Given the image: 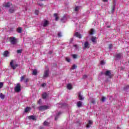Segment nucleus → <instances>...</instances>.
I'll use <instances>...</instances> for the list:
<instances>
[{
	"label": "nucleus",
	"mask_w": 129,
	"mask_h": 129,
	"mask_svg": "<svg viewBox=\"0 0 129 129\" xmlns=\"http://www.w3.org/2000/svg\"><path fill=\"white\" fill-rule=\"evenodd\" d=\"M104 75L108 77L109 79H111L113 77V75L111 74L110 71H106L104 73Z\"/></svg>",
	"instance_id": "obj_1"
},
{
	"label": "nucleus",
	"mask_w": 129,
	"mask_h": 129,
	"mask_svg": "<svg viewBox=\"0 0 129 129\" xmlns=\"http://www.w3.org/2000/svg\"><path fill=\"white\" fill-rule=\"evenodd\" d=\"M39 110L40 111H44V110H47V109H49V106L47 105H42L38 107Z\"/></svg>",
	"instance_id": "obj_2"
},
{
	"label": "nucleus",
	"mask_w": 129,
	"mask_h": 129,
	"mask_svg": "<svg viewBox=\"0 0 129 129\" xmlns=\"http://www.w3.org/2000/svg\"><path fill=\"white\" fill-rule=\"evenodd\" d=\"M10 42L12 45L17 44V38L16 37H10Z\"/></svg>",
	"instance_id": "obj_3"
},
{
	"label": "nucleus",
	"mask_w": 129,
	"mask_h": 129,
	"mask_svg": "<svg viewBox=\"0 0 129 129\" xmlns=\"http://www.w3.org/2000/svg\"><path fill=\"white\" fill-rule=\"evenodd\" d=\"M14 90L15 92H20V91L22 90L21 89V84H20V83H18L17 84L16 86L14 88Z\"/></svg>",
	"instance_id": "obj_4"
},
{
	"label": "nucleus",
	"mask_w": 129,
	"mask_h": 129,
	"mask_svg": "<svg viewBox=\"0 0 129 129\" xmlns=\"http://www.w3.org/2000/svg\"><path fill=\"white\" fill-rule=\"evenodd\" d=\"M10 65H11V68H12L13 70H15L16 67H19V64H14V60H11L10 62Z\"/></svg>",
	"instance_id": "obj_5"
},
{
	"label": "nucleus",
	"mask_w": 129,
	"mask_h": 129,
	"mask_svg": "<svg viewBox=\"0 0 129 129\" xmlns=\"http://www.w3.org/2000/svg\"><path fill=\"white\" fill-rule=\"evenodd\" d=\"M50 77V75L49 74V70H46L43 74V78H47Z\"/></svg>",
	"instance_id": "obj_6"
},
{
	"label": "nucleus",
	"mask_w": 129,
	"mask_h": 129,
	"mask_svg": "<svg viewBox=\"0 0 129 129\" xmlns=\"http://www.w3.org/2000/svg\"><path fill=\"white\" fill-rule=\"evenodd\" d=\"M89 47H90L89 43L88 41H86L84 44V47H83V49H89Z\"/></svg>",
	"instance_id": "obj_7"
},
{
	"label": "nucleus",
	"mask_w": 129,
	"mask_h": 129,
	"mask_svg": "<svg viewBox=\"0 0 129 129\" xmlns=\"http://www.w3.org/2000/svg\"><path fill=\"white\" fill-rule=\"evenodd\" d=\"M78 97H79V100H84V97H83V95H82V93L81 92H79L78 93Z\"/></svg>",
	"instance_id": "obj_8"
},
{
	"label": "nucleus",
	"mask_w": 129,
	"mask_h": 129,
	"mask_svg": "<svg viewBox=\"0 0 129 129\" xmlns=\"http://www.w3.org/2000/svg\"><path fill=\"white\" fill-rule=\"evenodd\" d=\"M92 124H93V121H92L91 120H89L88 124L86 125V127L89 128V127H90Z\"/></svg>",
	"instance_id": "obj_9"
},
{
	"label": "nucleus",
	"mask_w": 129,
	"mask_h": 129,
	"mask_svg": "<svg viewBox=\"0 0 129 129\" xmlns=\"http://www.w3.org/2000/svg\"><path fill=\"white\" fill-rule=\"evenodd\" d=\"M9 11L10 14H13V13H15V11H16V9L15 8V7H12V8L10 9Z\"/></svg>",
	"instance_id": "obj_10"
},
{
	"label": "nucleus",
	"mask_w": 129,
	"mask_h": 129,
	"mask_svg": "<svg viewBox=\"0 0 129 129\" xmlns=\"http://www.w3.org/2000/svg\"><path fill=\"white\" fill-rule=\"evenodd\" d=\"M75 35L76 37H77V38H79L80 39H81V38H82V35H81V34L79 32H76Z\"/></svg>",
	"instance_id": "obj_11"
},
{
	"label": "nucleus",
	"mask_w": 129,
	"mask_h": 129,
	"mask_svg": "<svg viewBox=\"0 0 129 129\" xmlns=\"http://www.w3.org/2000/svg\"><path fill=\"white\" fill-rule=\"evenodd\" d=\"M28 119H32V120H36L37 119L36 118V116H34V115H31V116H29L28 117Z\"/></svg>",
	"instance_id": "obj_12"
},
{
	"label": "nucleus",
	"mask_w": 129,
	"mask_h": 129,
	"mask_svg": "<svg viewBox=\"0 0 129 129\" xmlns=\"http://www.w3.org/2000/svg\"><path fill=\"white\" fill-rule=\"evenodd\" d=\"M121 56H122V53H119L116 54L115 57L117 58V59H120L121 58Z\"/></svg>",
	"instance_id": "obj_13"
},
{
	"label": "nucleus",
	"mask_w": 129,
	"mask_h": 129,
	"mask_svg": "<svg viewBox=\"0 0 129 129\" xmlns=\"http://www.w3.org/2000/svg\"><path fill=\"white\" fill-rule=\"evenodd\" d=\"M11 5H12V4H11L10 2H8L5 5H4L3 7L5 8H10V7H11Z\"/></svg>",
	"instance_id": "obj_14"
},
{
	"label": "nucleus",
	"mask_w": 129,
	"mask_h": 129,
	"mask_svg": "<svg viewBox=\"0 0 129 129\" xmlns=\"http://www.w3.org/2000/svg\"><path fill=\"white\" fill-rule=\"evenodd\" d=\"M77 105L78 107H81L82 106V102L80 101L77 102Z\"/></svg>",
	"instance_id": "obj_15"
},
{
	"label": "nucleus",
	"mask_w": 129,
	"mask_h": 129,
	"mask_svg": "<svg viewBox=\"0 0 129 129\" xmlns=\"http://www.w3.org/2000/svg\"><path fill=\"white\" fill-rule=\"evenodd\" d=\"M17 31L18 32V33L21 34V33L23 32V28H22V27H19L18 28H17Z\"/></svg>",
	"instance_id": "obj_16"
},
{
	"label": "nucleus",
	"mask_w": 129,
	"mask_h": 129,
	"mask_svg": "<svg viewBox=\"0 0 129 129\" xmlns=\"http://www.w3.org/2000/svg\"><path fill=\"white\" fill-rule=\"evenodd\" d=\"M3 55H4V57H8V55H9V51L6 50V51H4L3 53Z\"/></svg>",
	"instance_id": "obj_17"
},
{
	"label": "nucleus",
	"mask_w": 129,
	"mask_h": 129,
	"mask_svg": "<svg viewBox=\"0 0 129 129\" xmlns=\"http://www.w3.org/2000/svg\"><path fill=\"white\" fill-rule=\"evenodd\" d=\"M48 25H49V21H48V20H45L43 24V27H47Z\"/></svg>",
	"instance_id": "obj_18"
},
{
	"label": "nucleus",
	"mask_w": 129,
	"mask_h": 129,
	"mask_svg": "<svg viewBox=\"0 0 129 129\" xmlns=\"http://www.w3.org/2000/svg\"><path fill=\"white\" fill-rule=\"evenodd\" d=\"M47 96H48V95H47V93H44L42 94V98H43V99H46L47 98Z\"/></svg>",
	"instance_id": "obj_19"
},
{
	"label": "nucleus",
	"mask_w": 129,
	"mask_h": 129,
	"mask_svg": "<svg viewBox=\"0 0 129 129\" xmlns=\"http://www.w3.org/2000/svg\"><path fill=\"white\" fill-rule=\"evenodd\" d=\"M67 88L69 90H71V89H72V85H71V84H68L67 85Z\"/></svg>",
	"instance_id": "obj_20"
},
{
	"label": "nucleus",
	"mask_w": 129,
	"mask_h": 129,
	"mask_svg": "<svg viewBox=\"0 0 129 129\" xmlns=\"http://www.w3.org/2000/svg\"><path fill=\"white\" fill-rule=\"evenodd\" d=\"M54 17L55 18V21H58L59 20V17H58V14H57V13L54 14Z\"/></svg>",
	"instance_id": "obj_21"
},
{
	"label": "nucleus",
	"mask_w": 129,
	"mask_h": 129,
	"mask_svg": "<svg viewBox=\"0 0 129 129\" xmlns=\"http://www.w3.org/2000/svg\"><path fill=\"white\" fill-rule=\"evenodd\" d=\"M94 32H95V31L94 30V29H91L90 31V35H93L94 34Z\"/></svg>",
	"instance_id": "obj_22"
},
{
	"label": "nucleus",
	"mask_w": 129,
	"mask_h": 129,
	"mask_svg": "<svg viewBox=\"0 0 129 129\" xmlns=\"http://www.w3.org/2000/svg\"><path fill=\"white\" fill-rule=\"evenodd\" d=\"M30 109H31V107H27L25 109V112H28V111H30Z\"/></svg>",
	"instance_id": "obj_23"
},
{
	"label": "nucleus",
	"mask_w": 129,
	"mask_h": 129,
	"mask_svg": "<svg viewBox=\"0 0 129 129\" xmlns=\"http://www.w3.org/2000/svg\"><path fill=\"white\" fill-rule=\"evenodd\" d=\"M0 98H1V99H5V95L2 93H0Z\"/></svg>",
	"instance_id": "obj_24"
},
{
	"label": "nucleus",
	"mask_w": 129,
	"mask_h": 129,
	"mask_svg": "<svg viewBox=\"0 0 129 129\" xmlns=\"http://www.w3.org/2000/svg\"><path fill=\"white\" fill-rule=\"evenodd\" d=\"M38 73V72L37 71V70H33L32 74L33 75H37Z\"/></svg>",
	"instance_id": "obj_25"
},
{
	"label": "nucleus",
	"mask_w": 129,
	"mask_h": 129,
	"mask_svg": "<svg viewBox=\"0 0 129 129\" xmlns=\"http://www.w3.org/2000/svg\"><path fill=\"white\" fill-rule=\"evenodd\" d=\"M114 9H115V2H114V6H113L111 10L112 13H113V12H114Z\"/></svg>",
	"instance_id": "obj_26"
},
{
	"label": "nucleus",
	"mask_w": 129,
	"mask_h": 129,
	"mask_svg": "<svg viewBox=\"0 0 129 129\" xmlns=\"http://www.w3.org/2000/svg\"><path fill=\"white\" fill-rule=\"evenodd\" d=\"M95 40H96V37H92L91 41H92V42H93V43H95Z\"/></svg>",
	"instance_id": "obj_27"
},
{
	"label": "nucleus",
	"mask_w": 129,
	"mask_h": 129,
	"mask_svg": "<svg viewBox=\"0 0 129 129\" xmlns=\"http://www.w3.org/2000/svg\"><path fill=\"white\" fill-rule=\"evenodd\" d=\"M77 68V66L76 64H73L72 67V70H74L75 69H76Z\"/></svg>",
	"instance_id": "obj_28"
},
{
	"label": "nucleus",
	"mask_w": 129,
	"mask_h": 129,
	"mask_svg": "<svg viewBox=\"0 0 129 129\" xmlns=\"http://www.w3.org/2000/svg\"><path fill=\"white\" fill-rule=\"evenodd\" d=\"M44 125H49L50 124V123L47 122V121H45L43 123Z\"/></svg>",
	"instance_id": "obj_29"
},
{
	"label": "nucleus",
	"mask_w": 129,
	"mask_h": 129,
	"mask_svg": "<svg viewBox=\"0 0 129 129\" xmlns=\"http://www.w3.org/2000/svg\"><path fill=\"white\" fill-rule=\"evenodd\" d=\"M25 77H26V76H23L21 77V79H20L21 82H22L23 80H25Z\"/></svg>",
	"instance_id": "obj_30"
},
{
	"label": "nucleus",
	"mask_w": 129,
	"mask_h": 129,
	"mask_svg": "<svg viewBox=\"0 0 129 129\" xmlns=\"http://www.w3.org/2000/svg\"><path fill=\"white\" fill-rule=\"evenodd\" d=\"M105 99H106V98L104 96H103L101 99L102 102H104V101H105Z\"/></svg>",
	"instance_id": "obj_31"
},
{
	"label": "nucleus",
	"mask_w": 129,
	"mask_h": 129,
	"mask_svg": "<svg viewBox=\"0 0 129 129\" xmlns=\"http://www.w3.org/2000/svg\"><path fill=\"white\" fill-rule=\"evenodd\" d=\"M57 36H58V38H61V37H62V33L58 32L57 34Z\"/></svg>",
	"instance_id": "obj_32"
},
{
	"label": "nucleus",
	"mask_w": 129,
	"mask_h": 129,
	"mask_svg": "<svg viewBox=\"0 0 129 129\" xmlns=\"http://www.w3.org/2000/svg\"><path fill=\"white\" fill-rule=\"evenodd\" d=\"M66 61H67V62H68L69 63L70 62V61H71V59H70V58H69L68 57H66Z\"/></svg>",
	"instance_id": "obj_33"
},
{
	"label": "nucleus",
	"mask_w": 129,
	"mask_h": 129,
	"mask_svg": "<svg viewBox=\"0 0 129 129\" xmlns=\"http://www.w3.org/2000/svg\"><path fill=\"white\" fill-rule=\"evenodd\" d=\"M78 10H79V7L77 6L75 9V12H78Z\"/></svg>",
	"instance_id": "obj_34"
},
{
	"label": "nucleus",
	"mask_w": 129,
	"mask_h": 129,
	"mask_svg": "<svg viewBox=\"0 0 129 129\" xmlns=\"http://www.w3.org/2000/svg\"><path fill=\"white\" fill-rule=\"evenodd\" d=\"M22 51H23L22 49H18L17 52L18 54H21L22 53Z\"/></svg>",
	"instance_id": "obj_35"
},
{
	"label": "nucleus",
	"mask_w": 129,
	"mask_h": 129,
	"mask_svg": "<svg viewBox=\"0 0 129 129\" xmlns=\"http://www.w3.org/2000/svg\"><path fill=\"white\" fill-rule=\"evenodd\" d=\"M3 86H4V83L3 82H0V89L3 88Z\"/></svg>",
	"instance_id": "obj_36"
},
{
	"label": "nucleus",
	"mask_w": 129,
	"mask_h": 129,
	"mask_svg": "<svg viewBox=\"0 0 129 129\" xmlns=\"http://www.w3.org/2000/svg\"><path fill=\"white\" fill-rule=\"evenodd\" d=\"M129 88V86L128 85H126L125 86V87H124V90H127V89H128Z\"/></svg>",
	"instance_id": "obj_37"
},
{
	"label": "nucleus",
	"mask_w": 129,
	"mask_h": 129,
	"mask_svg": "<svg viewBox=\"0 0 129 129\" xmlns=\"http://www.w3.org/2000/svg\"><path fill=\"white\" fill-rule=\"evenodd\" d=\"M35 14L37 15H39V10H35Z\"/></svg>",
	"instance_id": "obj_38"
},
{
	"label": "nucleus",
	"mask_w": 129,
	"mask_h": 129,
	"mask_svg": "<svg viewBox=\"0 0 129 129\" xmlns=\"http://www.w3.org/2000/svg\"><path fill=\"white\" fill-rule=\"evenodd\" d=\"M72 56L74 59H76V58H77V55L76 54H73Z\"/></svg>",
	"instance_id": "obj_39"
},
{
	"label": "nucleus",
	"mask_w": 129,
	"mask_h": 129,
	"mask_svg": "<svg viewBox=\"0 0 129 129\" xmlns=\"http://www.w3.org/2000/svg\"><path fill=\"white\" fill-rule=\"evenodd\" d=\"M100 64H101V65H104V64H105V62H104V61L102 60L100 62Z\"/></svg>",
	"instance_id": "obj_40"
},
{
	"label": "nucleus",
	"mask_w": 129,
	"mask_h": 129,
	"mask_svg": "<svg viewBox=\"0 0 129 129\" xmlns=\"http://www.w3.org/2000/svg\"><path fill=\"white\" fill-rule=\"evenodd\" d=\"M29 79H26L24 80L25 83H27V82H29Z\"/></svg>",
	"instance_id": "obj_41"
},
{
	"label": "nucleus",
	"mask_w": 129,
	"mask_h": 129,
	"mask_svg": "<svg viewBox=\"0 0 129 129\" xmlns=\"http://www.w3.org/2000/svg\"><path fill=\"white\" fill-rule=\"evenodd\" d=\"M91 103H92L93 104H94L95 103V100H94V99H92V101H91Z\"/></svg>",
	"instance_id": "obj_42"
},
{
	"label": "nucleus",
	"mask_w": 129,
	"mask_h": 129,
	"mask_svg": "<svg viewBox=\"0 0 129 129\" xmlns=\"http://www.w3.org/2000/svg\"><path fill=\"white\" fill-rule=\"evenodd\" d=\"M47 85V84L46 83H43L41 85L42 87H45Z\"/></svg>",
	"instance_id": "obj_43"
},
{
	"label": "nucleus",
	"mask_w": 129,
	"mask_h": 129,
	"mask_svg": "<svg viewBox=\"0 0 129 129\" xmlns=\"http://www.w3.org/2000/svg\"><path fill=\"white\" fill-rule=\"evenodd\" d=\"M85 78H87V76L86 75H84L83 76V79H85Z\"/></svg>",
	"instance_id": "obj_44"
},
{
	"label": "nucleus",
	"mask_w": 129,
	"mask_h": 129,
	"mask_svg": "<svg viewBox=\"0 0 129 129\" xmlns=\"http://www.w3.org/2000/svg\"><path fill=\"white\" fill-rule=\"evenodd\" d=\"M109 49H111V48H112V44H109Z\"/></svg>",
	"instance_id": "obj_45"
},
{
	"label": "nucleus",
	"mask_w": 129,
	"mask_h": 129,
	"mask_svg": "<svg viewBox=\"0 0 129 129\" xmlns=\"http://www.w3.org/2000/svg\"><path fill=\"white\" fill-rule=\"evenodd\" d=\"M37 103L38 104H41V99H39L38 101H37Z\"/></svg>",
	"instance_id": "obj_46"
},
{
	"label": "nucleus",
	"mask_w": 129,
	"mask_h": 129,
	"mask_svg": "<svg viewBox=\"0 0 129 129\" xmlns=\"http://www.w3.org/2000/svg\"><path fill=\"white\" fill-rule=\"evenodd\" d=\"M54 119H55V120H57L58 119V117H55Z\"/></svg>",
	"instance_id": "obj_47"
},
{
	"label": "nucleus",
	"mask_w": 129,
	"mask_h": 129,
	"mask_svg": "<svg viewBox=\"0 0 129 129\" xmlns=\"http://www.w3.org/2000/svg\"><path fill=\"white\" fill-rule=\"evenodd\" d=\"M74 47L75 48L77 47V44L74 45Z\"/></svg>",
	"instance_id": "obj_48"
},
{
	"label": "nucleus",
	"mask_w": 129,
	"mask_h": 129,
	"mask_svg": "<svg viewBox=\"0 0 129 129\" xmlns=\"http://www.w3.org/2000/svg\"><path fill=\"white\" fill-rule=\"evenodd\" d=\"M102 1L103 2H108V0H102Z\"/></svg>",
	"instance_id": "obj_49"
},
{
	"label": "nucleus",
	"mask_w": 129,
	"mask_h": 129,
	"mask_svg": "<svg viewBox=\"0 0 129 129\" xmlns=\"http://www.w3.org/2000/svg\"><path fill=\"white\" fill-rule=\"evenodd\" d=\"M60 114H61V112H59L58 113L57 115H60Z\"/></svg>",
	"instance_id": "obj_50"
},
{
	"label": "nucleus",
	"mask_w": 129,
	"mask_h": 129,
	"mask_svg": "<svg viewBox=\"0 0 129 129\" xmlns=\"http://www.w3.org/2000/svg\"><path fill=\"white\" fill-rule=\"evenodd\" d=\"M107 28H110V26H107Z\"/></svg>",
	"instance_id": "obj_51"
},
{
	"label": "nucleus",
	"mask_w": 129,
	"mask_h": 129,
	"mask_svg": "<svg viewBox=\"0 0 129 129\" xmlns=\"http://www.w3.org/2000/svg\"><path fill=\"white\" fill-rule=\"evenodd\" d=\"M117 129H120V127H119V126H118V127H117Z\"/></svg>",
	"instance_id": "obj_52"
},
{
	"label": "nucleus",
	"mask_w": 129,
	"mask_h": 129,
	"mask_svg": "<svg viewBox=\"0 0 129 129\" xmlns=\"http://www.w3.org/2000/svg\"><path fill=\"white\" fill-rule=\"evenodd\" d=\"M40 1H41L42 2H43V1H45V0H40Z\"/></svg>",
	"instance_id": "obj_53"
},
{
	"label": "nucleus",
	"mask_w": 129,
	"mask_h": 129,
	"mask_svg": "<svg viewBox=\"0 0 129 129\" xmlns=\"http://www.w3.org/2000/svg\"><path fill=\"white\" fill-rule=\"evenodd\" d=\"M101 74H102V72L101 73Z\"/></svg>",
	"instance_id": "obj_54"
}]
</instances>
